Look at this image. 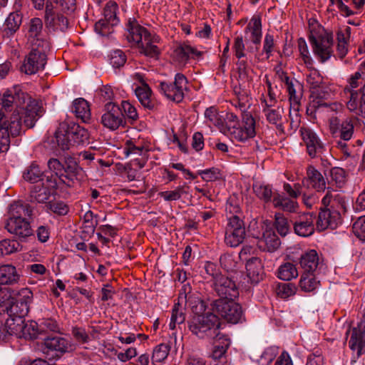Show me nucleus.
Masks as SVG:
<instances>
[{
    "label": "nucleus",
    "mask_w": 365,
    "mask_h": 365,
    "mask_svg": "<svg viewBox=\"0 0 365 365\" xmlns=\"http://www.w3.org/2000/svg\"><path fill=\"white\" fill-rule=\"evenodd\" d=\"M1 104L6 110H11L16 106L17 110L13 114L19 113L21 120L24 118V123L27 128H33L36 121L41 116V107L38 103L23 92L19 86H15L4 93Z\"/></svg>",
    "instance_id": "obj_1"
},
{
    "label": "nucleus",
    "mask_w": 365,
    "mask_h": 365,
    "mask_svg": "<svg viewBox=\"0 0 365 365\" xmlns=\"http://www.w3.org/2000/svg\"><path fill=\"white\" fill-rule=\"evenodd\" d=\"M195 305H192L194 315L188 320L189 330L200 338H212L220 327L218 316L212 312L203 314L206 310V304L203 300L197 299Z\"/></svg>",
    "instance_id": "obj_2"
},
{
    "label": "nucleus",
    "mask_w": 365,
    "mask_h": 365,
    "mask_svg": "<svg viewBox=\"0 0 365 365\" xmlns=\"http://www.w3.org/2000/svg\"><path fill=\"white\" fill-rule=\"evenodd\" d=\"M88 131L75 123L61 122L54 133L52 143L61 150L88 143Z\"/></svg>",
    "instance_id": "obj_3"
},
{
    "label": "nucleus",
    "mask_w": 365,
    "mask_h": 365,
    "mask_svg": "<svg viewBox=\"0 0 365 365\" xmlns=\"http://www.w3.org/2000/svg\"><path fill=\"white\" fill-rule=\"evenodd\" d=\"M309 24V41L313 53L317 59L324 63L333 53V36L314 19H310Z\"/></svg>",
    "instance_id": "obj_4"
},
{
    "label": "nucleus",
    "mask_w": 365,
    "mask_h": 365,
    "mask_svg": "<svg viewBox=\"0 0 365 365\" xmlns=\"http://www.w3.org/2000/svg\"><path fill=\"white\" fill-rule=\"evenodd\" d=\"M334 199L330 205L321 208L317 221V227L319 231L326 229L335 230L341 224V212L342 211V202L339 195L333 196Z\"/></svg>",
    "instance_id": "obj_5"
},
{
    "label": "nucleus",
    "mask_w": 365,
    "mask_h": 365,
    "mask_svg": "<svg viewBox=\"0 0 365 365\" xmlns=\"http://www.w3.org/2000/svg\"><path fill=\"white\" fill-rule=\"evenodd\" d=\"M210 305L212 310L228 323L235 324L245 321L242 307L235 299H215Z\"/></svg>",
    "instance_id": "obj_6"
},
{
    "label": "nucleus",
    "mask_w": 365,
    "mask_h": 365,
    "mask_svg": "<svg viewBox=\"0 0 365 365\" xmlns=\"http://www.w3.org/2000/svg\"><path fill=\"white\" fill-rule=\"evenodd\" d=\"M21 133V117L14 113L7 120L4 113L0 112V153L6 152L10 146V137L15 138Z\"/></svg>",
    "instance_id": "obj_7"
},
{
    "label": "nucleus",
    "mask_w": 365,
    "mask_h": 365,
    "mask_svg": "<svg viewBox=\"0 0 365 365\" xmlns=\"http://www.w3.org/2000/svg\"><path fill=\"white\" fill-rule=\"evenodd\" d=\"M228 130L232 138L239 142H245L255 137L256 120L251 113L242 110L241 124L239 126L230 125Z\"/></svg>",
    "instance_id": "obj_8"
},
{
    "label": "nucleus",
    "mask_w": 365,
    "mask_h": 365,
    "mask_svg": "<svg viewBox=\"0 0 365 365\" xmlns=\"http://www.w3.org/2000/svg\"><path fill=\"white\" fill-rule=\"evenodd\" d=\"M187 79L182 73H177L172 83L160 82L159 89L169 100L180 103L184 98V90L187 88Z\"/></svg>",
    "instance_id": "obj_9"
},
{
    "label": "nucleus",
    "mask_w": 365,
    "mask_h": 365,
    "mask_svg": "<svg viewBox=\"0 0 365 365\" xmlns=\"http://www.w3.org/2000/svg\"><path fill=\"white\" fill-rule=\"evenodd\" d=\"M118 5L115 2H108L103 10L104 18L95 24V31L102 36H108L113 33V27L116 26L119 20L116 16Z\"/></svg>",
    "instance_id": "obj_10"
},
{
    "label": "nucleus",
    "mask_w": 365,
    "mask_h": 365,
    "mask_svg": "<svg viewBox=\"0 0 365 365\" xmlns=\"http://www.w3.org/2000/svg\"><path fill=\"white\" fill-rule=\"evenodd\" d=\"M105 113L101 116V123L104 127L115 130L120 126L125 127L126 120L121 108L113 102H107L105 105Z\"/></svg>",
    "instance_id": "obj_11"
},
{
    "label": "nucleus",
    "mask_w": 365,
    "mask_h": 365,
    "mask_svg": "<svg viewBox=\"0 0 365 365\" xmlns=\"http://www.w3.org/2000/svg\"><path fill=\"white\" fill-rule=\"evenodd\" d=\"M329 109L332 114L329 119V130L336 147L342 150V105L334 103L330 104Z\"/></svg>",
    "instance_id": "obj_12"
},
{
    "label": "nucleus",
    "mask_w": 365,
    "mask_h": 365,
    "mask_svg": "<svg viewBox=\"0 0 365 365\" xmlns=\"http://www.w3.org/2000/svg\"><path fill=\"white\" fill-rule=\"evenodd\" d=\"M212 287L218 299H235L239 296V291L235 282L225 275L220 274L212 283Z\"/></svg>",
    "instance_id": "obj_13"
},
{
    "label": "nucleus",
    "mask_w": 365,
    "mask_h": 365,
    "mask_svg": "<svg viewBox=\"0 0 365 365\" xmlns=\"http://www.w3.org/2000/svg\"><path fill=\"white\" fill-rule=\"evenodd\" d=\"M46 61V55L43 51L32 48L25 57L21 71L28 75L34 74L44 68Z\"/></svg>",
    "instance_id": "obj_14"
},
{
    "label": "nucleus",
    "mask_w": 365,
    "mask_h": 365,
    "mask_svg": "<svg viewBox=\"0 0 365 365\" xmlns=\"http://www.w3.org/2000/svg\"><path fill=\"white\" fill-rule=\"evenodd\" d=\"M44 21L46 27L53 30L66 31L69 28V21L66 16L54 11L53 5L47 1L45 6Z\"/></svg>",
    "instance_id": "obj_15"
},
{
    "label": "nucleus",
    "mask_w": 365,
    "mask_h": 365,
    "mask_svg": "<svg viewBox=\"0 0 365 365\" xmlns=\"http://www.w3.org/2000/svg\"><path fill=\"white\" fill-rule=\"evenodd\" d=\"M29 307L26 304L18 302L11 297V293H6V297L0 302V316L5 317H26Z\"/></svg>",
    "instance_id": "obj_16"
},
{
    "label": "nucleus",
    "mask_w": 365,
    "mask_h": 365,
    "mask_svg": "<svg viewBox=\"0 0 365 365\" xmlns=\"http://www.w3.org/2000/svg\"><path fill=\"white\" fill-rule=\"evenodd\" d=\"M300 132L308 155L312 158L320 156L325 150V147L319 136L312 130L307 128H302Z\"/></svg>",
    "instance_id": "obj_17"
},
{
    "label": "nucleus",
    "mask_w": 365,
    "mask_h": 365,
    "mask_svg": "<svg viewBox=\"0 0 365 365\" xmlns=\"http://www.w3.org/2000/svg\"><path fill=\"white\" fill-rule=\"evenodd\" d=\"M350 331V330L349 331ZM349 346L359 357L364 351L365 347V312L356 327L351 331Z\"/></svg>",
    "instance_id": "obj_18"
},
{
    "label": "nucleus",
    "mask_w": 365,
    "mask_h": 365,
    "mask_svg": "<svg viewBox=\"0 0 365 365\" xmlns=\"http://www.w3.org/2000/svg\"><path fill=\"white\" fill-rule=\"evenodd\" d=\"M314 216L312 213H302L296 216L293 220L294 232L301 237H307L314 232Z\"/></svg>",
    "instance_id": "obj_19"
},
{
    "label": "nucleus",
    "mask_w": 365,
    "mask_h": 365,
    "mask_svg": "<svg viewBox=\"0 0 365 365\" xmlns=\"http://www.w3.org/2000/svg\"><path fill=\"white\" fill-rule=\"evenodd\" d=\"M5 227L9 232L20 240H24L33 235V230L27 220H7Z\"/></svg>",
    "instance_id": "obj_20"
},
{
    "label": "nucleus",
    "mask_w": 365,
    "mask_h": 365,
    "mask_svg": "<svg viewBox=\"0 0 365 365\" xmlns=\"http://www.w3.org/2000/svg\"><path fill=\"white\" fill-rule=\"evenodd\" d=\"M246 271L247 277L253 284H257L264 279V266L259 257H253L247 261Z\"/></svg>",
    "instance_id": "obj_21"
},
{
    "label": "nucleus",
    "mask_w": 365,
    "mask_h": 365,
    "mask_svg": "<svg viewBox=\"0 0 365 365\" xmlns=\"http://www.w3.org/2000/svg\"><path fill=\"white\" fill-rule=\"evenodd\" d=\"M304 186H311L318 192L324 191L326 188V180L322 173L314 166L309 165L307 168V178L302 180Z\"/></svg>",
    "instance_id": "obj_22"
},
{
    "label": "nucleus",
    "mask_w": 365,
    "mask_h": 365,
    "mask_svg": "<svg viewBox=\"0 0 365 365\" xmlns=\"http://www.w3.org/2000/svg\"><path fill=\"white\" fill-rule=\"evenodd\" d=\"M128 34L126 38L129 42L140 45L145 36L150 32L143 26H140L135 19H130L126 26Z\"/></svg>",
    "instance_id": "obj_23"
},
{
    "label": "nucleus",
    "mask_w": 365,
    "mask_h": 365,
    "mask_svg": "<svg viewBox=\"0 0 365 365\" xmlns=\"http://www.w3.org/2000/svg\"><path fill=\"white\" fill-rule=\"evenodd\" d=\"M41 340L44 341L43 344L46 354H48L50 351H56L62 354L68 351V342L63 337L51 334V336L43 337Z\"/></svg>",
    "instance_id": "obj_24"
},
{
    "label": "nucleus",
    "mask_w": 365,
    "mask_h": 365,
    "mask_svg": "<svg viewBox=\"0 0 365 365\" xmlns=\"http://www.w3.org/2000/svg\"><path fill=\"white\" fill-rule=\"evenodd\" d=\"M160 38L158 36H152L149 33L147 36H145L142 43L138 45L140 52L150 58H158L160 51L157 43L160 42Z\"/></svg>",
    "instance_id": "obj_25"
},
{
    "label": "nucleus",
    "mask_w": 365,
    "mask_h": 365,
    "mask_svg": "<svg viewBox=\"0 0 365 365\" xmlns=\"http://www.w3.org/2000/svg\"><path fill=\"white\" fill-rule=\"evenodd\" d=\"M281 245V240L272 230H266L258 241L259 247L269 252L276 251Z\"/></svg>",
    "instance_id": "obj_26"
},
{
    "label": "nucleus",
    "mask_w": 365,
    "mask_h": 365,
    "mask_svg": "<svg viewBox=\"0 0 365 365\" xmlns=\"http://www.w3.org/2000/svg\"><path fill=\"white\" fill-rule=\"evenodd\" d=\"M185 297L181 296L178 297V302H175L172 309V314L169 327L173 330L175 329L176 325H180L185 321Z\"/></svg>",
    "instance_id": "obj_27"
},
{
    "label": "nucleus",
    "mask_w": 365,
    "mask_h": 365,
    "mask_svg": "<svg viewBox=\"0 0 365 365\" xmlns=\"http://www.w3.org/2000/svg\"><path fill=\"white\" fill-rule=\"evenodd\" d=\"M21 22V15L19 12H11L0 29L1 34L4 37L13 36L19 29Z\"/></svg>",
    "instance_id": "obj_28"
},
{
    "label": "nucleus",
    "mask_w": 365,
    "mask_h": 365,
    "mask_svg": "<svg viewBox=\"0 0 365 365\" xmlns=\"http://www.w3.org/2000/svg\"><path fill=\"white\" fill-rule=\"evenodd\" d=\"M350 100L347 103V108L351 111L358 109L365 115V83L359 91H349Z\"/></svg>",
    "instance_id": "obj_29"
},
{
    "label": "nucleus",
    "mask_w": 365,
    "mask_h": 365,
    "mask_svg": "<svg viewBox=\"0 0 365 365\" xmlns=\"http://www.w3.org/2000/svg\"><path fill=\"white\" fill-rule=\"evenodd\" d=\"M135 95L141 105L149 110L157 108V102L152 98V91L148 84L143 83L135 90Z\"/></svg>",
    "instance_id": "obj_30"
},
{
    "label": "nucleus",
    "mask_w": 365,
    "mask_h": 365,
    "mask_svg": "<svg viewBox=\"0 0 365 365\" xmlns=\"http://www.w3.org/2000/svg\"><path fill=\"white\" fill-rule=\"evenodd\" d=\"M264 107L263 108V113L266 117V120L272 125H274L277 128L281 129L282 128V115H283V108L280 106H277L275 108H272L273 105L272 103H268V102L264 100Z\"/></svg>",
    "instance_id": "obj_31"
},
{
    "label": "nucleus",
    "mask_w": 365,
    "mask_h": 365,
    "mask_svg": "<svg viewBox=\"0 0 365 365\" xmlns=\"http://www.w3.org/2000/svg\"><path fill=\"white\" fill-rule=\"evenodd\" d=\"M299 264L304 272H315L319 264V258L317 251L310 250L302 255Z\"/></svg>",
    "instance_id": "obj_32"
},
{
    "label": "nucleus",
    "mask_w": 365,
    "mask_h": 365,
    "mask_svg": "<svg viewBox=\"0 0 365 365\" xmlns=\"http://www.w3.org/2000/svg\"><path fill=\"white\" fill-rule=\"evenodd\" d=\"M32 209L29 204L15 202L10 205L8 220H26V217H31Z\"/></svg>",
    "instance_id": "obj_33"
},
{
    "label": "nucleus",
    "mask_w": 365,
    "mask_h": 365,
    "mask_svg": "<svg viewBox=\"0 0 365 365\" xmlns=\"http://www.w3.org/2000/svg\"><path fill=\"white\" fill-rule=\"evenodd\" d=\"M54 195L52 191L48 190L40 184H36L31 187L29 200L31 202L46 203L49 201L50 197Z\"/></svg>",
    "instance_id": "obj_34"
},
{
    "label": "nucleus",
    "mask_w": 365,
    "mask_h": 365,
    "mask_svg": "<svg viewBox=\"0 0 365 365\" xmlns=\"http://www.w3.org/2000/svg\"><path fill=\"white\" fill-rule=\"evenodd\" d=\"M245 33L251 32V41L255 45H259L262 38V22L259 16H254L245 28Z\"/></svg>",
    "instance_id": "obj_35"
},
{
    "label": "nucleus",
    "mask_w": 365,
    "mask_h": 365,
    "mask_svg": "<svg viewBox=\"0 0 365 365\" xmlns=\"http://www.w3.org/2000/svg\"><path fill=\"white\" fill-rule=\"evenodd\" d=\"M81 171V168L78 166V163L74 158L71 157L66 158L63 160V173L62 178L65 180L73 182L76 179L77 175Z\"/></svg>",
    "instance_id": "obj_36"
},
{
    "label": "nucleus",
    "mask_w": 365,
    "mask_h": 365,
    "mask_svg": "<svg viewBox=\"0 0 365 365\" xmlns=\"http://www.w3.org/2000/svg\"><path fill=\"white\" fill-rule=\"evenodd\" d=\"M19 275L14 266L4 264L0 266V284H11L17 282Z\"/></svg>",
    "instance_id": "obj_37"
},
{
    "label": "nucleus",
    "mask_w": 365,
    "mask_h": 365,
    "mask_svg": "<svg viewBox=\"0 0 365 365\" xmlns=\"http://www.w3.org/2000/svg\"><path fill=\"white\" fill-rule=\"evenodd\" d=\"M272 203L274 207L280 208L284 212H294L298 208V204L288 197L277 193L274 195Z\"/></svg>",
    "instance_id": "obj_38"
},
{
    "label": "nucleus",
    "mask_w": 365,
    "mask_h": 365,
    "mask_svg": "<svg viewBox=\"0 0 365 365\" xmlns=\"http://www.w3.org/2000/svg\"><path fill=\"white\" fill-rule=\"evenodd\" d=\"M43 171L36 162H33L23 172V178L30 183H37L43 180Z\"/></svg>",
    "instance_id": "obj_39"
},
{
    "label": "nucleus",
    "mask_w": 365,
    "mask_h": 365,
    "mask_svg": "<svg viewBox=\"0 0 365 365\" xmlns=\"http://www.w3.org/2000/svg\"><path fill=\"white\" fill-rule=\"evenodd\" d=\"M245 230L225 229V242L231 247H235L242 243L245 237Z\"/></svg>",
    "instance_id": "obj_40"
},
{
    "label": "nucleus",
    "mask_w": 365,
    "mask_h": 365,
    "mask_svg": "<svg viewBox=\"0 0 365 365\" xmlns=\"http://www.w3.org/2000/svg\"><path fill=\"white\" fill-rule=\"evenodd\" d=\"M174 53L180 61H187L190 58L195 56L200 57L202 55V52L197 51L195 48L187 44H181L178 46Z\"/></svg>",
    "instance_id": "obj_41"
},
{
    "label": "nucleus",
    "mask_w": 365,
    "mask_h": 365,
    "mask_svg": "<svg viewBox=\"0 0 365 365\" xmlns=\"http://www.w3.org/2000/svg\"><path fill=\"white\" fill-rule=\"evenodd\" d=\"M319 285V280L316 277L315 272H304L301 276L299 287L302 290L310 292Z\"/></svg>",
    "instance_id": "obj_42"
},
{
    "label": "nucleus",
    "mask_w": 365,
    "mask_h": 365,
    "mask_svg": "<svg viewBox=\"0 0 365 365\" xmlns=\"http://www.w3.org/2000/svg\"><path fill=\"white\" fill-rule=\"evenodd\" d=\"M72 110L76 117L81 118L83 121L90 118V107L88 103L83 98H77L73 101Z\"/></svg>",
    "instance_id": "obj_43"
},
{
    "label": "nucleus",
    "mask_w": 365,
    "mask_h": 365,
    "mask_svg": "<svg viewBox=\"0 0 365 365\" xmlns=\"http://www.w3.org/2000/svg\"><path fill=\"white\" fill-rule=\"evenodd\" d=\"M298 276V272L294 264L286 262L282 264L277 271V277L284 281H289Z\"/></svg>",
    "instance_id": "obj_44"
},
{
    "label": "nucleus",
    "mask_w": 365,
    "mask_h": 365,
    "mask_svg": "<svg viewBox=\"0 0 365 365\" xmlns=\"http://www.w3.org/2000/svg\"><path fill=\"white\" fill-rule=\"evenodd\" d=\"M18 336L31 340L36 339L41 340L43 338L40 335L38 324L32 321L29 323H25L22 332H21Z\"/></svg>",
    "instance_id": "obj_45"
},
{
    "label": "nucleus",
    "mask_w": 365,
    "mask_h": 365,
    "mask_svg": "<svg viewBox=\"0 0 365 365\" xmlns=\"http://www.w3.org/2000/svg\"><path fill=\"white\" fill-rule=\"evenodd\" d=\"M5 321L11 335L14 334L18 336L22 332L25 324L24 317H5Z\"/></svg>",
    "instance_id": "obj_46"
},
{
    "label": "nucleus",
    "mask_w": 365,
    "mask_h": 365,
    "mask_svg": "<svg viewBox=\"0 0 365 365\" xmlns=\"http://www.w3.org/2000/svg\"><path fill=\"white\" fill-rule=\"evenodd\" d=\"M312 95L313 97L314 96V98L309 102V106L307 108V113L308 115H314L317 111L322 107L329 108L330 105H328L327 103L324 102L322 96L319 93V91H312Z\"/></svg>",
    "instance_id": "obj_47"
},
{
    "label": "nucleus",
    "mask_w": 365,
    "mask_h": 365,
    "mask_svg": "<svg viewBox=\"0 0 365 365\" xmlns=\"http://www.w3.org/2000/svg\"><path fill=\"white\" fill-rule=\"evenodd\" d=\"M188 186L183 185L177 187L174 190L160 192L159 195L166 201H175L181 198L182 195L188 194Z\"/></svg>",
    "instance_id": "obj_48"
},
{
    "label": "nucleus",
    "mask_w": 365,
    "mask_h": 365,
    "mask_svg": "<svg viewBox=\"0 0 365 365\" xmlns=\"http://www.w3.org/2000/svg\"><path fill=\"white\" fill-rule=\"evenodd\" d=\"M302 88V86L298 81H296V84L293 82L289 83L287 86V89L289 93V100L291 105V110H297L298 108L300 107V98L301 95H297L295 89V86Z\"/></svg>",
    "instance_id": "obj_49"
},
{
    "label": "nucleus",
    "mask_w": 365,
    "mask_h": 365,
    "mask_svg": "<svg viewBox=\"0 0 365 365\" xmlns=\"http://www.w3.org/2000/svg\"><path fill=\"white\" fill-rule=\"evenodd\" d=\"M309 68V73L307 75V82L310 86L312 91H319L320 86L323 83V77L319 71L312 66Z\"/></svg>",
    "instance_id": "obj_50"
},
{
    "label": "nucleus",
    "mask_w": 365,
    "mask_h": 365,
    "mask_svg": "<svg viewBox=\"0 0 365 365\" xmlns=\"http://www.w3.org/2000/svg\"><path fill=\"white\" fill-rule=\"evenodd\" d=\"M253 190L256 195L264 202H268L274 198V195L277 192H273L269 185H254Z\"/></svg>",
    "instance_id": "obj_51"
},
{
    "label": "nucleus",
    "mask_w": 365,
    "mask_h": 365,
    "mask_svg": "<svg viewBox=\"0 0 365 365\" xmlns=\"http://www.w3.org/2000/svg\"><path fill=\"white\" fill-rule=\"evenodd\" d=\"M38 326L40 335L42 337L51 336L49 332H57L58 331V326L56 322L52 319H44Z\"/></svg>",
    "instance_id": "obj_52"
},
{
    "label": "nucleus",
    "mask_w": 365,
    "mask_h": 365,
    "mask_svg": "<svg viewBox=\"0 0 365 365\" xmlns=\"http://www.w3.org/2000/svg\"><path fill=\"white\" fill-rule=\"evenodd\" d=\"M170 350V345L167 344H160L156 346L153 350L152 356L153 363H160L167 359Z\"/></svg>",
    "instance_id": "obj_53"
},
{
    "label": "nucleus",
    "mask_w": 365,
    "mask_h": 365,
    "mask_svg": "<svg viewBox=\"0 0 365 365\" xmlns=\"http://www.w3.org/2000/svg\"><path fill=\"white\" fill-rule=\"evenodd\" d=\"M274 225L278 233L282 237L286 236L290 229L287 218H286L283 214L279 212L276 213L274 215Z\"/></svg>",
    "instance_id": "obj_54"
},
{
    "label": "nucleus",
    "mask_w": 365,
    "mask_h": 365,
    "mask_svg": "<svg viewBox=\"0 0 365 365\" xmlns=\"http://www.w3.org/2000/svg\"><path fill=\"white\" fill-rule=\"evenodd\" d=\"M298 49L300 56L307 68L313 66V60L309 51L307 44L303 38H299L297 40Z\"/></svg>",
    "instance_id": "obj_55"
},
{
    "label": "nucleus",
    "mask_w": 365,
    "mask_h": 365,
    "mask_svg": "<svg viewBox=\"0 0 365 365\" xmlns=\"http://www.w3.org/2000/svg\"><path fill=\"white\" fill-rule=\"evenodd\" d=\"M19 243L16 240H3L0 241V255H8L18 251Z\"/></svg>",
    "instance_id": "obj_56"
},
{
    "label": "nucleus",
    "mask_w": 365,
    "mask_h": 365,
    "mask_svg": "<svg viewBox=\"0 0 365 365\" xmlns=\"http://www.w3.org/2000/svg\"><path fill=\"white\" fill-rule=\"evenodd\" d=\"M43 29L42 20L39 18H34L30 21L29 36L30 38H36L37 41L39 40V37L41 34Z\"/></svg>",
    "instance_id": "obj_57"
},
{
    "label": "nucleus",
    "mask_w": 365,
    "mask_h": 365,
    "mask_svg": "<svg viewBox=\"0 0 365 365\" xmlns=\"http://www.w3.org/2000/svg\"><path fill=\"white\" fill-rule=\"evenodd\" d=\"M351 229L358 239L365 242V215L358 217L353 223Z\"/></svg>",
    "instance_id": "obj_58"
},
{
    "label": "nucleus",
    "mask_w": 365,
    "mask_h": 365,
    "mask_svg": "<svg viewBox=\"0 0 365 365\" xmlns=\"http://www.w3.org/2000/svg\"><path fill=\"white\" fill-rule=\"evenodd\" d=\"M221 267L227 272H234L237 268V262L235 259L233 255L230 254H224L220 258Z\"/></svg>",
    "instance_id": "obj_59"
},
{
    "label": "nucleus",
    "mask_w": 365,
    "mask_h": 365,
    "mask_svg": "<svg viewBox=\"0 0 365 365\" xmlns=\"http://www.w3.org/2000/svg\"><path fill=\"white\" fill-rule=\"evenodd\" d=\"M296 287L292 283H279L276 289L277 294L283 299L294 294Z\"/></svg>",
    "instance_id": "obj_60"
},
{
    "label": "nucleus",
    "mask_w": 365,
    "mask_h": 365,
    "mask_svg": "<svg viewBox=\"0 0 365 365\" xmlns=\"http://www.w3.org/2000/svg\"><path fill=\"white\" fill-rule=\"evenodd\" d=\"M121 106L125 113L124 115L126 116L128 122L131 124L135 123L138 119L136 108L130 103L125 101H122Z\"/></svg>",
    "instance_id": "obj_61"
},
{
    "label": "nucleus",
    "mask_w": 365,
    "mask_h": 365,
    "mask_svg": "<svg viewBox=\"0 0 365 365\" xmlns=\"http://www.w3.org/2000/svg\"><path fill=\"white\" fill-rule=\"evenodd\" d=\"M126 59L125 53L121 50L117 49L110 53V63L113 67L119 68L125 65Z\"/></svg>",
    "instance_id": "obj_62"
},
{
    "label": "nucleus",
    "mask_w": 365,
    "mask_h": 365,
    "mask_svg": "<svg viewBox=\"0 0 365 365\" xmlns=\"http://www.w3.org/2000/svg\"><path fill=\"white\" fill-rule=\"evenodd\" d=\"M46 206L51 212L59 215H65L68 212V206L62 201L49 200Z\"/></svg>",
    "instance_id": "obj_63"
},
{
    "label": "nucleus",
    "mask_w": 365,
    "mask_h": 365,
    "mask_svg": "<svg viewBox=\"0 0 365 365\" xmlns=\"http://www.w3.org/2000/svg\"><path fill=\"white\" fill-rule=\"evenodd\" d=\"M205 116L211 124L219 128L223 125V121L215 107L212 106L207 108L205 112Z\"/></svg>",
    "instance_id": "obj_64"
}]
</instances>
